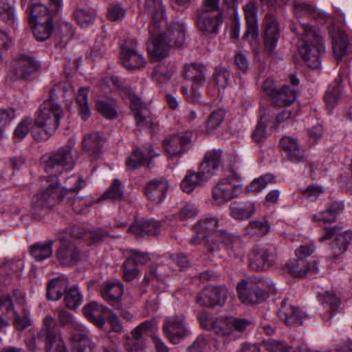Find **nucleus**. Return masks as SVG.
<instances>
[{"instance_id":"obj_18","label":"nucleus","mask_w":352,"mask_h":352,"mask_svg":"<svg viewBox=\"0 0 352 352\" xmlns=\"http://www.w3.org/2000/svg\"><path fill=\"white\" fill-rule=\"evenodd\" d=\"M265 50L272 54L276 47L279 38L278 22L274 16L267 14L263 21Z\"/></svg>"},{"instance_id":"obj_32","label":"nucleus","mask_w":352,"mask_h":352,"mask_svg":"<svg viewBox=\"0 0 352 352\" xmlns=\"http://www.w3.org/2000/svg\"><path fill=\"white\" fill-rule=\"evenodd\" d=\"M69 286V280L65 275H60L51 279L47 284V296L49 300H58L65 294Z\"/></svg>"},{"instance_id":"obj_64","label":"nucleus","mask_w":352,"mask_h":352,"mask_svg":"<svg viewBox=\"0 0 352 352\" xmlns=\"http://www.w3.org/2000/svg\"><path fill=\"white\" fill-rule=\"evenodd\" d=\"M300 192L309 201H314L323 193L324 190L320 186L309 185L306 188H300Z\"/></svg>"},{"instance_id":"obj_55","label":"nucleus","mask_w":352,"mask_h":352,"mask_svg":"<svg viewBox=\"0 0 352 352\" xmlns=\"http://www.w3.org/2000/svg\"><path fill=\"white\" fill-rule=\"evenodd\" d=\"M262 344L269 352H298L285 342L272 339L263 340Z\"/></svg>"},{"instance_id":"obj_59","label":"nucleus","mask_w":352,"mask_h":352,"mask_svg":"<svg viewBox=\"0 0 352 352\" xmlns=\"http://www.w3.org/2000/svg\"><path fill=\"white\" fill-rule=\"evenodd\" d=\"M197 213L198 210L193 204L186 203L174 217L176 219L184 221L195 217Z\"/></svg>"},{"instance_id":"obj_62","label":"nucleus","mask_w":352,"mask_h":352,"mask_svg":"<svg viewBox=\"0 0 352 352\" xmlns=\"http://www.w3.org/2000/svg\"><path fill=\"white\" fill-rule=\"evenodd\" d=\"M129 258H132L133 262L139 265H144L148 263L151 259L146 252L131 249L126 255Z\"/></svg>"},{"instance_id":"obj_24","label":"nucleus","mask_w":352,"mask_h":352,"mask_svg":"<svg viewBox=\"0 0 352 352\" xmlns=\"http://www.w3.org/2000/svg\"><path fill=\"white\" fill-rule=\"evenodd\" d=\"M215 236L219 238L217 245V249L225 248L230 258L241 261L243 256V251L237 236L227 233L217 232Z\"/></svg>"},{"instance_id":"obj_7","label":"nucleus","mask_w":352,"mask_h":352,"mask_svg":"<svg viewBox=\"0 0 352 352\" xmlns=\"http://www.w3.org/2000/svg\"><path fill=\"white\" fill-rule=\"evenodd\" d=\"M76 150L74 144L65 145L47 159H43V168L45 173L56 176L63 171H69L73 169L76 157Z\"/></svg>"},{"instance_id":"obj_11","label":"nucleus","mask_w":352,"mask_h":352,"mask_svg":"<svg viewBox=\"0 0 352 352\" xmlns=\"http://www.w3.org/2000/svg\"><path fill=\"white\" fill-rule=\"evenodd\" d=\"M250 324V322L246 319L230 317L217 320L213 331L216 334L228 340H235Z\"/></svg>"},{"instance_id":"obj_30","label":"nucleus","mask_w":352,"mask_h":352,"mask_svg":"<svg viewBox=\"0 0 352 352\" xmlns=\"http://www.w3.org/2000/svg\"><path fill=\"white\" fill-rule=\"evenodd\" d=\"M168 188V183L166 179H153L146 184L144 194L152 201L160 203L166 197Z\"/></svg>"},{"instance_id":"obj_38","label":"nucleus","mask_w":352,"mask_h":352,"mask_svg":"<svg viewBox=\"0 0 352 352\" xmlns=\"http://www.w3.org/2000/svg\"><path fill=\"white\" fill-rule=\"evenodd\" d=\"M102 142V136L99 133L88 134L84 137L82 141L83 150L88 155L96 157L101 151Z\"/></svg>"},{"instance_id":"obj_29","label":"nucleus","mask_w":352,"mask_h":352,"mask_svg":"<svg viewBox=\"0 0 352 352\" xmlns=\"http://www.w3.org/2000/svg\"><path fill=\"white\" fill-rule=\"evenodd\" d=\"M107 312H110V309L96 302H91L83 307L85 316L99 329L104 326Z\"/></svg>"},{"instance_id":"obj_57","label":"nucleus","mask_w":352,"mask_h":352,"mask_svg":"<svg viewBox=\"0 0 352 352\" xmlns=\"http://www.w3.org/2000/svg\"><path fill=\"white\" fill-rule=\"evenodd\" d=\"M274 182V176L267 173L255 178L248 186L247 189L251 192H260L267 188L269 184Z\"/></svg>"},{"instance_id":"obj_23","label":"nucleus","mask_w":352,"mask_h":352,"mask_svg":"<svg viewBox=\"0 0 352 352\" xmlns=\"http://www.w3.org/2000/svg\"><path fill=\"white\" fill-rule=\"evenodd\" d=\"M25 267L24 261L22 259H11L5 261L0 265V292L8 288L13 274L20 276Z\"/></svg>"},{"instance_id":"obj_43","label":"nucleus","mask_w":352,"mask_h":352,"mask_svg":"<svg viewBox=\"0 0 352 352\" xmlns=\"http://www.w3.org/2000/svg\"><path fill=\"white\" fill-rule=\"evenodd\" d=\"M33 23V34L37 41H42L49 38L53 28L52 19L51 17H47L45 21Z\"/></svg>"},{"instance_id":"obj_45","label":"nucleus","mask_w":352,"mask_h":352,"mask_svg":"<svg viewBox=\"0 0 352 352\" xmlns=\"http://www.w3.org/2000/svg\"><path fill=\"white\" fill-rule=\"evenodd\" d=\"M270 230V226L266 220H256L249 222L245 227V234L250 236H263Z\"/></svg>"},{"instance_id":"obj_40","label":"nucleus","mask_w":352,"mask_h":352,"mask_svg":"<svg viewBox=\"0 0 352 352\" xmlns=\"http://www.w3.org/2000/svg\"><path fill=\"white\" fill-rule=\"evenodd\" d=\"M296 98V91L289 87L285 85L276 91L271 101L277 106H289L293 104Z\"/></svg>"},{"instance_id":"obj_6","label":"nucleus","mask_w":352,"mask_h":352,"mask_svg":"<svg viewBox=\"0 0 352 352\" xmlns=\"http://www.w3.org/2000/svg\"><path fill=\"white\" fill-rule=\"evenodd\" d=\"M243 190L241 176L236 172H231L221 178L212 190V202L214 205L221 206L238 197Z\"/></svg>"},{"instance_id":"obj_26","label":"nucleus","mask_w":352,"mask_h":352,"mask_svg":"<svg viewBox=\"0 0 352 352\" xmlns=\"http://www.w3.org/2000/svg\"><path fill=\"white\" fill-rule=\"evenodd\" d=\"M351 241L352 230L331 227V257H337L344 252Z\"/></svg>"},{"instance_id":"obj_56","label":"nucleus","mask_w":352,"mask_h":352,"mask_svg":"<svg viewBox=\"0 0 352 352\" xmlns=\"http://www.w3.org/2000/svg\"><path fill=\"white\" fill-rule=\"evenodd\" d=\"M123 279L126 282H130L135 279L140 274L139 266L133 262L132 258L126 256L122 263Z\"/></svg>"},{"instance_id":"obj_54","label":"nucleus","mask_w":352,"mask_h":352,"mask_svg":"<svg viewBox=\"0 0 352 352\" xmlns=\"http://www.w3.org/2000/svg\"><path fill=\"white\" fill-rule=\"evenodd\" d=\"M230 72L222 66H217L212 75V82L219 90L224 89L228 85Z\"/></svg>"},{"instance_id":"obj_27","label":"nucleus","mask_w":352,"mask_h":352,"mask_svg":"<svg viewBox=\"0 0 352 352\" xmlns=\"http://www.w3.org/2000/svg\"><path fill=\"white\" fill-rule=\"evenodd\" d=\"M280 144L283 155L287 160L292 163L298 164L305 158V149L299 144L298 140L290 136H284Z\"/></svg>"},{"instance_id":"obj_1","label":"nucleus","mask_w":352,"mask_h":352,"mask_svg":"<svg viewBox=\"0 0 352 352\" xmlns=\"http://www.w3.org/2000/svg\"><path fill=\"white\" fill-rule=\"evenodd\" d=\"M145 8L151 16L148 32L152 43L148 50L153 60H160L168 55L170 46L184 44L185 25L182 21L177 22L163 32L162 28L167 23L162 0H145Z\"/></svg>"},{"instance_id":"obj_33","label":"nucleus","mask_w":352,"mask_h":352,"mask_svg":"<svg viewBox=\"0 0 352 352\" xmlns=\"http://www.w3.org/2000/svg\"><path fill=\"white\" fill-rule=\"evenodd\" d=\"M218 226V220L214 217H207L201 219L197 224L194 226V230L199 234H201L204 238H207V234L210 233L209 237L211 241H215L216 244L220 241L219 238L214 236L217 232L226 233L222 230L216 231L215 228Z\"/></svg>"},{"instance_id":"obj_51","label":"nucleus","mask_w":352,"mask_h":352,"mask_svg":"<svg viewBox=\"0 0 352 352\" xmlns=\"http://www.w3.org/2000/svg\"><path fill=\"white\" fill-rule=\"evenodd\" d=\"M74 16L82 28H86L92 25L95 21V13L94 11L87 10L84 8H78L74 12Z\"/></svg>"},{"instance_id":"obj_25","label":"nucleus","mask_w":352,"mask_h":352,"mask_svg":"<svg viewBox=\"0 0 352 352\" xmlns=\"http://www.w3.org/2000/svg\"><path fill=\"white\" fill-rule=\"evenodd\" d=\"M278 318L286 325L295 327L302 324L306 315L298 307H296L285 300H283L277 312Z\"/></svg>"},{"instance_id":"obj_53","label":"nucleus","mask_w":352,"mask_h":352,"mask_svg":"<svg viewBox=\"0 0 352 352\" xmlns=\"http://www.w3.org/2000/svg\"><path fill=\"white\" fill-rule=\"evenodd\" d=\"M93 204L94 198L91 195L76 197L72 201V207L76 214H85L89 210Z\"/></svg>"},{"instance_id":"obj_31","label":"nucleus","mask_w":352,"mask_h":352,"mask_svg":"<svg viewBox=\"0 0 352 352\" xmlns=\"http://www.w3.org/2000/svg\"><path fill=\"white\" fill-rule=\"evenodd\" d=\"M229 212L235 220H247L255 214V204L252 201H234L229 206Z\"/></svg>"},{"instance_id":"obj_61","label":"nucleus","mask_w":352,"mask_h":352,"mask_svg":"<svg viewBox=\"0 0 352 352\" xmlns=\"http://www.w3.org/2000/svg\"><path fill=\"white\" fill-rule=\"evenodd\" d=\"M172 75V72L162 65L157 66L152 75L153 80L158 83H163L168 81Z\"/></svg>"},{"instance_id":"obj_58","label":"nucleus","mask_w":352,"mask_h":352,"mask_svg":"<svg viewBox=\"0 0 352 352\" xmlns=\"http://www.w3.org/2000/svg\"><path fill=\"white\" fill-rule=\"evenodd\" d=\"M50 13V10L45 5H32L30 13L31 23L45 21L47 17H51Z\"/></svg>"},{"instance_id":"obj_63","label":"nucleus","mask_w":352,"mask_h":352,"mask_svg":"<svg viewBox=\"0 0 352 352\" xmlns=\"http://www.w3.org/2000/svg\"><path fill=\"white\" fill-rule=\"evenodd\" d=\"M30 120H22L14 131L13 138L14 142H21L23 140L29 132V125Z\"/></svg>"},{"instance_id":"obj_36","label":"nucleus","mask_w":352,"mask_h":352,"mask_svg":"<svg viewBox=\"0 0 352 352\" xmlns=\"http://www.w3.org/2000/svg\"><path fill=\"white\" fill-rule=\"evenodd\" d=\"M70 344L73 352H91L93 343L85 327L84 331H76L71 338Z\"/></svg>"},{"instance_id":"obj_48","label":"nucleus","mask_w":352,"mask_h":352,"mask_svg":"<svg viewBox=\"0 0 352 352\" xmlns=\"http://www.w3.org/2000/svg\"><path fill=\"white\" fill-rule=\"evenodd\" d=\"M225 114V111L223 109L212 111L206 121L205 131L212 133L216 131L223 122Z\"/></svg>"},{"instance_id":"obj_21","label":"nucleus","mask_w":352,"mask_h":352,"mask_svg":"<svg viewBox=\"0 0 352 352\" xmlns=\"http://www.w3.org/2000/svg\"><path fill=\"white\" fill-rule=\"evenodd\" d=\"M206 74V68L202 64L191 63L184 66L183 76L186 80L192 82L191 89L196 98L200 97L197 89L204 85Z\"/></svg>"},{"instance_id":"obj_44","label":"nucleus","mask_w":352,"mask_h":352,"mask_svg":"<svg viewBox=\"0 0 352 352\" xmlns=\"http://www.w3.org/2000/svg\"><path fill=\"white\" fill-rule=\"evenodd\" d=\"M53 241L34 244L31 247L30 254L37 261H42L52 254Z\"/></svg>"},{"instance_id":"obj_20","label":"nucleus","mask_w":352,"mask_h":352,"mask_svg":"<svg viewBox=\"0 0 352 352\" xmlns=\"http://www.w3.org/2000/svg\"><path fill=\"white\" fill-rule=\"evenodd\" d=\"M236 290L241 301L246 304H259L267 296L263 289L256 285L249 287L248 283L245 280H242L238 283Z\"/></svg>"},{"instance_id":"obj_41","label":"nucleus","mask_w":352,"mask_h":352,"mask_svg":"<svg viewBox=\"0 0 352 352\" xmlns=\"http://www.w3.org/2000/svg\"><path fill=\"white\" fill-rule=\"evenodd\" d=\"M54 319L51 316H47L43 321V327L38 333L37 336L33 338L35 346L32 349H35L38 346L40 342H43L45 339H51L58 336L52 327Z\"/></svg>"},{"instance_id":"obj_22","label":"nucleus","mask_w":352,"mask_h":352,"mask_svg":"<svg viewBox=\"0 0 352 352\" xmlns=\"http://www.w3.org/2000/svg\"><path fill=\"white\" fill-rule=\"evenodd\" d=\"M55 256L60 265L67 267L76 265L80 260L79 250L66 239L60 241V246Z\"/></svg>"},{"instance_id":"obj_2","label":"nucleus","mask_w":352,"mask_h":352,"mask_svg":"<svg viewBox=\"0 0 352 352\" xmlns=\"http://www.w3.org/2000/svg\"><path fill=\"white\" fill-rule=\"evenodd\" d=\"M312 6L304 2H294L293 10L299 20L303 34L298 43L299 53L307 67L316 69L320 66V56L324 47L322 37L313 29L312 25L305 21L311 19Z\"/></svg>"},{"instance_id":"obj_8","label":"nucleus","mask_w":352,"mask_h":352,"mask_svg":"<svg viewBox=\"0 0 352 352\" xmlns=\"http://www.w3.org/2000/svg\"><path fill=\"white\" fill-rule=\"evenodd\" d=\"M345 25V14L340 9L333 10L331 16V49L338 60H340L346 54L349 38L341 28Z\"/></svg>"},{"instance_id":"obj_42","label":"nucleus","mask_w":352,"mask_h":352,"mask_svg":"<svg viewBox=\"0 0 352 352\" xmlns=\"http://www.w3.org/2000/svg\"><path fill=\"white\" fill-rule=\"evenodd\" d=\"M82 294L77 286L67 289L64 294V304L69 309L78 307L82 304Z\"/></svg>"},{"instance_id":"obj_10","label":"nucleus","mask_w":352,"mask_h":352,"mask_svg":"<svg viewBox=\"0 0 352 352\" xmlns=\"http://www.w3.org/2000/svg\"><path fill=\"white\" fill-rule=\"evenodd\" d=\"M39 69L40 65L34 58L20 54L10 62L8 75L12 80H23Z\"/></svg>"},{"instance_id":"obj_14","label":"nucleus","mask_w":352,"mask_h":352,"mask_svg":"<svg viewBox=\"0 0 352 352\" xmlns=\"http://www.w3.org/2000/svg\"><path fill=\"white\" fill-rule=\"evenodd\" d=\"M222 23L221 12H197L196 25L199 31L205 36L216 35Z\"/></svg>"},{"instance_id":"obj_49","label":"nucleus","mask_w":352,"mask_h":352,"mask_svg":"<svg viewBox=\"0 0 352 352\" xmlns=\"http://www.w3.org/2000/svg\"><path fill=\"white\" fill-rule=\"evenodd\" d=\"M156 325L157 324L155 320H146L142 322L132 331L131 334L133 340H130L129 342H142L141 339L143 336L151 333L156 327Z\"/></svg>"},{"instance_id":"obj_4","label":"nucleus","mask_w":352,"mask_h":352,"mask_svg":"<svg viewBox=\"0 0 352 352\" xmlns=\"http://www.w3.org/2000/svg\"><path fill=\"white\" fill-rule=\"evenodd\" d=\"M24 294L19 289H12V295H2L0 297V330L6 332L9 326L5 318H14V326L18 330H23L31 324L30 311L24 307Z\"/></svg>"},{"instance_id":"obj_28","label":"nucleus","mask_w":352,"mask_h":352,"mask_svg":"<svg viewBox=\"0 0 352 352\" xmlns=\"http://www.w3.org/2000/svg\"><path fill=\"white\" fill-rule=\"evenodd\" d=\"M221 151L211 150L208 151L201 163L199 170L208 180L215 175L221 165Z\"/></svg>"},{"instance_id":"obj_52","label":"nucleus","mask_w":352,"mask_h":352,"mask_svg":"<svg viewBox=\"0 0 352 352\" xmlns=\"http://www.w3.org/2000/svg\"><path fill=\"white\" fill-rule=\"evenodd\" d=\"M123 197L124 186L119 179H115L109 188L103 193L101 199L120 201Z\"/></svg>"},{"instance_id":"obj_46","label":"nucleus","mask_w":352,"mask_h":352,"mask_svg":"<svg viewBox=\"0 0 352 352\" xmlns=\"http://www.w3.org/2000/svg\"><path fill=\"white\" fill-rule=\"evenodd\" d=\"M55 314L62 325H69L75 331H84V325L63 308L57 309L55 311Z\"/></svg>"},{"instance_id":"obj_16","label":"nucleus","mask_w":352,"mask_h":352,"mask_svg":"<svg viewBox=\"0 0 352 352\" xmlns=\"http://www.w3.org/2000/svg\"><path fill=\"white\" fill-rule=\"evenodd\" d=\"M192 145L191 133L174 135L164 142L163 146L169 157L179 156L186 153Z\"/></svg>"},{"instance_id":"obj_34","label":"nucleus","mask_w":352,"mask_h":352,"mask_svg":"<svg viewBox=\"0 0 352 352\" xmlns=\"http://www.w3.org/2000/svg\"><path fill=\"white\" fill-rule=\"evenodd\" d=\"M245 19L247 23V30L245 37L255 38L258 34V17L256 6L254 2H250L243 7Z\"/></svg>"},{"instance_id":"obj_39","label":"nucleus","mask_w":352,"mask_h":352,"mask_svg":"<svg viewBox=\"0 0 352 352\" xmlns=\"http://www.w3.org/2000/svg\"><path fill=\"white\" fill-rule=\"evenodd\" d=\"M207 181V179L199 170L197 172L188 171L181 182V188L184 192L190 193L197 186H201Z\"/></svg>"},{"instance_id":"obj_3","label":"nucleus","mask_w":352,"mask_h":352,"mask_svg":"<svg viewBox=\"0 0 352 352\" xmlns=\"http://www.w3.org/2000/svg\"><path fill=\"white\" fill-rule=\"evenodd\" d=\"M45 179L47 186L32 199L35 212L39 208L45 209L53 206L69 193L78 191L86 185V182L81 177L74 175L65 179L63 186L58 182L56 176H47Z\"/></svg>"},{"instance_id":"obj_37","label":"nucleus","mask_w":352,"mask_h":352,"mask_svg":"<svg viewBox=\"0 0 352 352\" xmlns=\"http://www.w3.org/2000/svg\"><path fill=\"white\" fill-rule=\"evenodd\" d=\"M69 234L74 238H81L85 240L91 239L94 241L102 240L107 232L103 230H88L85 227L74 225L69 230Z\"/></svg>"},{"instance_id":"obj_35","label":"nucleus","mask_w":352,"mask_h":352,"mask_svg":"<svg viewBox=\"0 0 352 352\" xmlns=\"http://www.w3.org/2000/svg\"><path fill=\"white\" fill-rule=\"evenodd\" d=\"M285 268L295 276L303 277L309 271L319 272L316 261L308 263L306 259L296 258L285 265Z\"/></svg>"},{"instance_id":"obj_5","label":"nucleus","mask_w":352,"mask_h":352,"mask_svg":"<svg viewBox=\"0 0 352 352\" xmlns=\"http://www.w3.org/2000/svg\"><path fill=\"white\" fill-rule=\"evenodd\" d=\"M54 90L50 92V98L40 106L34 120V126L41 130L37 140L49 138L58 129L64 111L62 107L56 101Z\"/></svg>"},{"instance_id":"obj_50","label":"nucleus","mask_w":352,"mask_h":352,"mask_svg":"<svg viewBox=\"0 0 352 352\" xmlns=\"http://www.w3.org/2000/svg\"><path fill=\"white\" fill-rule=\"evenodd\" d=\"M13 3L14 0H0V14L3 21L10 25H14L16 21Z\"/></svg>"},{"instance_id":"obj_19","label":"nucleus","mask_w":352,"mask_h":352,"mask_svg":"<svg viewBox=\"0 0 352 352\" xmlns=\"http://www.w3.org/2000/svg\"><path fill=\"white\" fill-rule=\"evenodd\" d=\"M135 45L136 41L132 39L131 48L128 45L127 43L122 47L120 60L121 64L127 69H140L143 67L146 63L144 57L135 49Z\"/></svg>"},{"instance_id":"obj_17","label":"nucleus","mask_w":352,"mask_h":352,"mask_svg":"<svg viewBox=\"0 0 352 352\" xmlns=\"http://www.w3.org/2000/svg\"><path fill=\"white\" fill-rule=\"evenodd\" d=\"M129 99L137 126L142 129H153V123L145 103L133 93L129 94Z\"/></svg>"},{"instance_id":"obj_9","label":"nucleus","mask_w":352,"mask_h":352,"mask_svg":"<svg viewBox=\"0 0 352 352\" xmlns=\"http://www.w3.org/2000/svg\"><path fill=\"white\" fill-rule=\"evenodd\" d=\"M276 262V251L272 245H256L248 254L249 265L256 271L270 269Z\"/></svg>"},{"instance_id":"obj_15","label":"nucleus","mask_w":352,"mask_h":352,"mask_svg":"<svg viewBox=\"0 0 352 352\" xmlns=\"http://www.w3.org/2000/svg\"><path fill=\"white\" fill-rule=\"evenodd\" d=\"M124 289V285L120 280H108L101 285L100 293L104 301L118 309L122 307Z\"/></svg>"},{"instance_id":"obj_60","label":"nucleus","mask_w":352,"mask_h":352,"mask_svg":"<svg viewBox=\"0 0 352 352\" xmlns=\"http://www.w3.org/2000/svg\"><path fill=\"white\" fill-rule=\"evenodd\" d=\"M46 352H67L65 344L59 336L51 339H45Z\"/></svg>"},{"instance_id":"obj_12","label":"nucleus","mask_w":352,"mask_h":352,"mask_svg":"<svg viewBox=\"0 0 352 352\" xmlns=\"http://www.w3.org/2000/svg\"><path fill=\"white\" fill-rule=\"evenodd\" d=\"M228 290L224 285L205 287L197 296L196 302L204 307L223 306L228 298Z\"/></svg>"},{"instance_id":"obj_47","label":"nucleus","mask_w":352,"mask_h":352,"mask_svg":"<svg viewBox=\"0 0 352 352\" xmlns=\"http://www.w3.org/2000/svg\"><path fill=\"white\" fill-rule=\"evenodd\" d=\"M155 155L149 152L146 155L141 151L136 150L133 151L126 160V166L128 169L134 170L148 163V159Z\"/></svg>"},{"instance_id":"obj_13","label":"nucleus","mask_w":352,"mask_h":352,"mask_svg":"<svg viewBox=\"0 0 352 352\" xmlns=\"http://www.w3.org/2000/svg\"><path fill=\"white\" fill-rule=\"evenodd\" d=\"M163 331L173 344H178L190 333L184 320L177 316L166 317L164 320Z\"/></svg>"}]
</instances>
